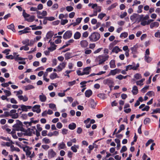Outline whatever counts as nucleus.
<instances>
[{
    "instance_id": "nucleus-1",
    "label": "nucleus",
    "mask_w": 160,
    "mask_h": 160,
    "mask_svg": "<svg viewBox=\"0 0 160 160\" xmlns=\"http://www.w3.org/2000/svg\"><path fill=\"white\" fill-rule=\"evenodd\" d=\"M12 127L13 130L14 131H23L24 130L22 128V122L18 120H16V123Z\"/></svg>"
},
{
    "instance_id": "nucleus-2",
    "label": "nucleus",
    "mask_w": 160,
    "mask_h": 160,
    "mask_svg": "<svg viewBox=\"0 0 160 160\" xmlns=\"http://www.w3.org/2000/svg\"><path fill=\"white\" fill-rule=\"evenodd\" d=\"M100 34L97 32H94L92 33L89 37L90 41L92 42H95L98 41L100 38Z\"/></svg>"
},
{
    "instance_id": "nucleus-3",
    "label": "nucleus",
    "mask_w": 160,
    "mask_h": 160,
    "mask_svg": "<svg viewBox=\"0 0 160 160\" xmlns=\"http://www.w3.org/2000/svg\"><path fill=\"white\" fill-rule=\"evenodd\" d=\"M109 58V56L108 55H101L97 57L96 60L99 62V64L100 65L104 63L105 61L108 60Z\"/></svg>"
},
{
    "instance_id": "nucleus-4",
    "label": "nucleus",
    "mask_w": 160,
    "mask_h": 160,
    "mask_svg": "<svg viewBox=\"0 0 160 160\" xmlns=\"http://www.w3.org/2000/svg\"><path fill=\"white\" fill-rule=\"evenodd\" d=\"M30 148L28 146H25L23 148V150L26 152V154L28 157L29 156L30 158L33 157L32 154H31V152L30 151Z\"/></svg>"
},
{
    "instance_id": "nucleus-5",
    "label": "nucleus",
    "mask_w": 160,
    "mask_h": 160,
    "mask_svg": "<svg viewBox=\"0 0 160 160\" xmlns=\"http://www.w3.org/2000/svg\"><path fill=\"white\" fill-rule=\"evenodd\" d=\"M56 154V153L52 149L49 150L48 151V158L49 159L54 158Z\"/></svg>"
},
{
    "instance_id": "nucleus-6",
    "label": "nucleus",
    "mask_w": 160,
    "mask_h": 160,
    "mask_svg": "<svg viewBox=\"0 0 160 160\" xmlns=\"http://www.w3.org/2000/svg\"><path fill=\"white\" fill-rule=\"evenodd\" d=\"M140 15L136 13H134L130 17V19L132 21H134L135 22L137 21L138 22V20L140 19Z\"/></svg>"
},
{
    "instance_id": "nucleus-7",
    "label": "nucleus",
    "mask_w": 160,
    "mask_h": 160,
    "mask_svg": "<svg viewBox=\"0 0 160 160\" xmlns=\"http://www.w3.org/2000/svg\"><path fill=\"white\" fill-rule=\"evenodd\" d=\"M139 67V64L137 63L136 66H134L133 65H129L126 66V71H128V70L132 69L133 70H136Z\"/></svg>"
},
{
    "instance_id": "nucleus-8",
    "label": "nucleus",
    "mask_w": 160,
    "mask_h": 160,
    "mask_svg": "<svg viewBox=\"0 0 160 160\" xmlns=\"http://www.w3.org/2000/svg\"><path fill=\"white\" fill-rule=\"evenodd\" d=\"M16 111L15 109H12L10 111L11 117L12 118L16 119L18 117V114L16 113Z\"/></svg>"
},
{
    "instance_id": "nucleus-9",
    "label": "nucleus",
    "mask_w": 160,
    "mask_h": 160,
    "mask_svg": "<svg viewBox=\"0 0 160 160\" xmlns=\"http://www.w3.org/2000/svg\"><path fill=\"white\" fill-rule=\"evenodd\" d=\"M66 64L67 63L66 62L60 63L57 67V69H58V72H59L61 71L65 67Z\"/></svg>"
},
{
    "instance_id": "nucleus-10",
    "label": "nucleus",
    "mask_w": 160,
    "mask_h": 160,
    "mask_svg": "<svg viewBox=\"0 0 160 160\" xmlns=\"http://www.w3.org/2000/svg\"><path fill=\"white\" fill-rule=\"evenodd\" d=\"M72 33L71 31H68L64 34L63 38L64 39L70 38L72 36Z\"/></svg>"
},
{
    "instance_id": "nucleus-11",
    "label": "nucleus",
    "mask_w": 160,
    "mask_h": 160,
    "mask_svg": "<svg viewBox=\"0 0 160 160\" xmlns=\"http://www.w3.org/2000/svg\"><path fill=\"white\" fill-rule=\"evenodd\" d=\"M80 45L81 48H84L88 46V43L86 40H82L80 42Z\"/></svg>"
},
{
    "instance_id": "nucleus-12",
    "label": "nucleus",
    "mask_w": 160,
    "mask_h": 160,
    "mask_svg": "<svg viewBox=\"0 0 160 160\" xmlns=\"http://www.w3.org/2000/svg\"><path fill=\"white\" fill-rule=\"evenodd\" d=\"M50 41L51 40L49 41V42L50 43L51 47L48 48V49L49 51L52 52L56 49L57 46L54 44V42H50Z\"/></svg>"
},
{
    "instance_id": "nucleus-13",
    "label": "nucleus",
    "mask_w": 160,
    "mask_h": 160,
    "mask_svg": "<svg viewBox=\"0 0 160 160\" xmlns=\"http://www.w3.org/2000/svg\"><path fill=\"white\" fill-rule=\"evenodd\" d=\"M103 83L104 84H107L109 85L110 84H113L114 81L112 78H109L104 79L103 80Z\"/></svg>"
},
{
    "instance_id": "nucleus-14",
    "label": "nucleus",
    "mask_w": 160,
    "mask_h": 160,
    "mask_svg": "<svg viewBox=\"0 0 160 160\" xmlns=\"http://www.w3.org/2000/svg\"><path fill=\"white\" fill-rule=\"evenodd\" d=\"M40 105H35L32 108V110L34 112H36L37 113H39L41 111V110L40 108Z\"/></svg>"
},
{
    "instance_id": "nucleus-15",
    "label": "nucleus",
    "mask_w": 160,
    "mask_h": 160,
    "mask_svg": "<svg viewBox=\"0 0 160 160\" xmlns=\"http://www.w3.org/2000/svg\"><path fill=\"white\" fill-rule=\"evenodd\" d=\"M22 110L23 111L27 112L28 111V109H31L32 108V107L29 106H25L23 105H22L20 106Z\"/></svg>"
},
{
    "instance_id": "nucleus-16",
    "label": "nucleus",
    "mask_w": 160,
    "mask_h": 160,
    "mask_svg": "<svg viewBox=\"0 0 160 160\" xmlns=\"http://www.w3.org/2000/svg\"><path fill=\"white\" fill-rule=\"evenodd\" d=\"M121 70L119 69H115L111 70L109 73V75H114L117 73H119L120 72Z\"/></svg>"
},
{
    "instance_id": "nucleus-17",
    "label": "nucleus",
    "mask_w": 160,
    "mask_h": 160,
    "mask_svg": "<svg viewBox=\"0 0 160 160\" xmlns=\"http://www.w3.org/2000/svg\"><path fill=\"white\" fill-rule=\"evenodd\" d=\"M91 67H87L84 68L83 72V75L88 74L90 73Z\"/></svg>"
},
{
    "instance_id": "nucleus-18",
    "label": "nucleus",
    "mask_w": 160,
    "mask_h": 160,
    "mask_svg": "<svg viewBox=\"0 0 160 160\" xmlns=\"http://www.w3.org/2000/svg\"><path fill=\"white\" fill-rule=\"evenodd\" d=\"M149 17L148 15H146L144 17L143 15H141L140 16V19L138 20V22H139L141 20L146 21L145 20L148 19Z\"/></svg>"
},
{
    "instance_id": "nucleus-19",
    "label": "nucleus",
    "mask_w": 160,
    "mask_h": 160,
    "mask_svg": "<svg viewBox=\"0 0 160 160\" xmlns=\"http://www.w3.org/2000/svg\"><path fill=\"white\" fill-rule=\"evenodd\" d=\"M132 92L134 95H136L138 94V89L137 86H134L133 87Z\"/></svg>"
},
{
    "instance_id": "nucleus-20",
    "label": "nucleus",
    "mask_w": 160,
    "mask_h": 160,
    "mask_svg": "<svg viewBox=\"0 0 160 160\" xmlns=\"http://www.w3.org/2000/svg\"><path fill=\"white\" fill-rule=\"evenodd\" d=\"M39 98L41 102H45L47 99L46 96L43 93L39 95Z\"/></svg>"
},
{
    "instance_id": "nucleus-21",
    "label": "nucleus",
    "mask_w": 160,
    "mask_h": 160,
    "mask_svg": "<svg viewBox=\"0 0 160 160\" xmlns=\"http://www.w3.org/2000/svg\"><path fill=\"white\" fill-rule=\"evenodd\" d=\"M30 27L32 28V30H36L38 29H41L42 28V27L41 26H36V25H32L29 26Z\"/></svg>"
},
{
    "instance_id": "nucleus-22",
    "label": "nucleus",
    "mask_w": 160,
    "mask_h": 160,
    "mask_svg": "<svg viewBox=\"0 0 160 160\" xmlns=\"http://www.w3.org/2000/svg\"><path fill=\"white\" fill-rule=\"evenodd\" d=\"M32 134V132L31 129L30 128H28L27 130L25 131V133H24V134L26 136H31Z\"/></svg>"
},
{
    "instance_id": "nucleus-23",
    "label": "nucleus",
    "mask_w": 160,
    "mask_h": 160,
    "mask_svg": "<svg viewBox=\"0 0 160 160\" xmlns=\"http://www.w3.org/2000/svg\"><path fill=\"white\" fill-rule=\"evenodd\" d=\"M92 92L90 90H88L86 91L85 92V95L86 97L89 98L92 94Z\"/></svg>"
},
{
    "instance_id": "nucleus-24",
    "label": "nucleus",
    "mask_w": 160,
    "mask_h": 160,
    "mask_svg": "<svg viewBox=\"0 0 160 160\" xmlns=\"http://www.w3.org/2000/svg\"><path fill=\"white\" fill-rule=\"evenodd\" d=\"M122 51L118 46L115 47L112 50V52L118 53L119 52Z\"/></svg>"
},
{
    "instance_id": "nucleus-25",
    "label": "nucleus",
    "mask_w": 160,
    "mask_h": 160,
    "mask_svg": "<svg viewBox=\"0 0 160 160\" xmlns=\"http://www.w3.org/2000/svg\"><path fill=\"white\" fill-rule=\"evenodd\" d=\"M81 36V34L78 32H77L74 34V38L75 39H79Z\"/></svg>"
},
{
    "instance_id": "nucleus-26",
    "label": "nucleus",
    "mask_w": 160,
    "mask_h": 160,
    "mask_svg": "<svg viewBox=\"0 0 160 160\" xmlns=\"http://www.w3.org/2000/svg\"><path fill=\"white\" fill-rule=\"evenodd\" d=\"M159 25V23L158 22H154L151 23L150 28H152L154 27H158Z\"/></svg>"
},
{
    "instance_id": "nucleus-27",
    "label": "nucleus",
    "mask_w": 160,
    "mask_h": 160,
    "mask_svg": "<svg viewBox=\"0 0 160 160\" xmlns=\"http://www.w3.org/2000/svg\"><path fill=\"white\" fill-rule=\"evenodd\" d=\"M138 47L135 45L133 47L131 48V50L132 51V53L133 54H135L137 52Z\"/></svg>"
},
{
    "instance_id": "nucleus-28",
    "label": "nucleus",
    "mask_w": 160,
    "mask_h": 160,
    "mask_svg": "<svg viewBox=\"0 0 160 160\" xmlns=\"http://www.w3.org/2000/svg\"><path fill=\"white\" fill-rule=\"evenodd\" d=\"M14 143L12 141H11V142H6L5 144H3V143L1 144V145L2 146H6L7 147H10V148H11V146H12V144H14Z\"/></svg>"
},
{
    "instance_id": "nucleus-29",
    "label": "nucleus",
    "mask_w": 160,
    "mask_h": 160,
    "mask_svg": "<svg viewBox=\"0 0 160 160\" xmlns=\"http://www.w3.org/2000/svg\"><path fill=\"white\" fill-rule=\"evenodd\" d=\"M76 127V125L74 123H72L68 125V128L71 130H73L75 129Z\"/></svg>"
},
{
    "instance_id": "nucleus-30",
    "label": "nucleus",
    "mask_w": 160,
    "mask_h": 160,
    "mask_svg": "<svg viewBox=\"0 0 160 160\" xmlns=\"http://www.w3.org/2000/svg\"><path fill=\"white\" fill-rule=\"evenodd\" d=\"M30 28L29 27H27L25 28L23 30L20 31L19 32L21 33L20 34L26 33H28V31L30 30Z\"/></svg>"
},
{
    "instance_id": "nucleus-31",
    "label": "nucleus",
    "mask_w": 160,
    "mask_h": 160,
    "mask_svg": "<svg viewBox=\"0 0 160 160\" xmlns=\"http://www.w3.org/2000/svg\"><path fill=\"white\" fill-rule=\"evenodd\" d=\"M78 148L79 146L78 145H74L71 147V149L73 152H76L77 151V149Z\"/></svg>"
},
{
    "instance_id": "nucleus-32",
    "label": "nucleus",
    "mask_w": 160,
    "mask_h": 160,
    "mask_svg": "<svg viewBox=\"0 0 160 160\" xmlns=\"http://www.w3.org/2000/svg\"><path fill=\"white\" fill-rule=\"evenodd\" d=\"M72 57V53L70 52H67L65 55V58L66 59L68 60Z\"/></svg>"
},
{
    "instance_id": "nucleus-33",
    "label": "nucleus",
    "mask_w": 160,
    "mask_h": 160,
    "mask_svg": "<svg viewBox=\"0 0 160 160\" xmlns=\"http://www.w3.org/2000/svg\"><path fill=\"white\" fill-rule=\"evenodd\" d=\"M110 67L111 68H114L116 67L115 60H112L110 62Z\"/></svg>"
},
{
    "instance_id": "nucleus-34",
    "label": "nucleus",
    "mask_w": 160,
    "mask_h": 160,
    "mask_svg": "<svg viewBox=\"0 0 160 160\" xmlns=\"http://www.w3.org/2000/svg\"><path fill=\"white\" fill-rule=\"evenodd\" d=\"M35 18V16L33 15L29 17L28 18L26 19V20L29 22H33Z\"/></svg>"
},
{
    "instance_id": "nucleus-35",
    "label": "nucleus",
    "mask_w": 160,
    "mask_h": 160,
    "mask_svg": "<svg viewBox=\"0 0 160 160\" xmlns=\"http://www.w3.org/2000/svg\"><path fill=\"white\" fill-rule=\"evenodd\" d=\"M90 103L91 105V107L93 108H94L96 107V104L93 99H91L90 100Z\"/></svg>"
},
{
    "instance_id": "nucleus-36",
    "label": "nucleus",
    "mask_w": 160,
    "mask_h": 160,
    "mask_svg": "<svg viewBox=\"0 0 160 160\" xmlns=\"http://www.w3.org/2000/svg\"><path fill=\"white\" fill-rule=\"evenodd\" d=\"M144 59L146 62L148 63L150 62L152 60V59L149 55H146L144 56Z\"/></svg>"
},
{
    "instance_id": "nucleus-37",
    "label": "nucleus",
    "mask_w": 160,
    "mask_h": 160,
    "mask_svg": "<svg viewBox=\"0 0 160 160\" xmlns=\"http://www.w3.org/2000/svg\"><path fill=\"white\" fill-rule=\"evenodd\" d=\"M56 78H58V76L57 74L55 72L52 73L50 76V78L52 80Z\"/></svg>"
},
{
    "instance_id": "nucleus-38",
    "label": "nucleus",
    "mask_w": 160,
    "mask_h": 160,
    "mask_svg": "<svg viewBox=\"0 0 160 160\" xmlns=\"http://www.w3.org/2000/svg\"><path fill=\"white\" fill-rule=\"evenodd\" d=\"M49 107L50 108L53 109V110L54 111L57 110L56 106L54 104L50 103L49 104Z\"/></svg>"
},
{
    "instance_id": "nucleus-39",
    "label": "nucleus",
    "mask_w": 160,
    "mask_h": 160,
    "mask_svg": "<svg viewBox=\"0 0 160 160\" xmlns=\"http://www.w3.org/2000/svg\"><path fill=\"white\" fill-rule=\"evenodd\" d=\"M42 141L45 144H48L51 142L50 140L47 138H44L42 139Z\"/></svg>"
},
{
    "instance_id": "nucleus-40",
    "label": "nucleus",
    "mask_w": 160,
    "mask_h": 160,
    "mask_svg": "<svg viewBox=\"0 0 160 160\" xmlns=\"http://www.w3.org/2000/svg\"><path fill=\"white\" fill-rule=\"evenodd\" d=\"M11 150L12 152H13L14 151H16L18 152H19L20 151V149L17 147H14L13 145L12 146H11Z\"/></svg>"
},
{
    "instance_id": "nucleus-41",
    "label": "nucleus",
    "mask_w": 160,
    "mask_h": 160,
    "mask_svg": "<svg viewBox=\"0 0 160 160\" xmlns=\"http://www.w3.org/2000/svg\"><path fill=\"white\" fill-rule=\"evenodd\" d=\"M19 55H17L16 56H14V59L16 61L17 60H20L22 61L23 60H24L25 59L23 58L19 57Z\"/></svg>"
},
{
    "instance_id": "nucleus-42",
    "label": "nucleus",
    "mask_w": 160,
    "mask_h": 160,
    "mask_svg": "<svg viewBox=\"0 0 160 160\" xmlns=\"http://www.w3.org/2000/svg\"><path fill=\"white\" fill-rule=\"evenodd\" d=\"M7 28L8 29H11L13 32L15 30L14 29V26L13 24L12 23L7 26Z\"/></svg>"
},
{
    "instance_id": "nucleus-43",
    "label": "nucleus",
    "mask_w": 160,
    "mask_h": 160,
    "mask_svg": "<svg viewBox=\"0 0 160 160\" xmlns=\"http://www.w3.org/2000/svg\"><path fill=\"white\" fill-rule=\"evenodd\" d=\"M66 148V145L63 142L58 144V148L60 149H64Z\"/></svg>"
},
{
    "instance_id": "nucleus-44",
    "label": "nucleus",
    "mask_w": 160,
    "mask_h": 160,
    "mask_svg": "<svg viewBox=\"0 0 160 160\" xmlns=\"http://www.w3.org/2000/svg\"><path fill=\"white\" fill-rule=\"evenodd\" d=\"M29 39H27L25 40H23L22 41V43L23 44L25 45H27V46H28L29 45Z\"/></svg>"
},
{
    "instance_id": "nucleus-45",
    "label": "nucleus",
    "mask_w": 160,
    "mask_h": 160,
    "mask_svg": "<svg viewBox=\"0 0 160 160\" xmlns=\"http://www.w3.org/2000/svg\"><path fill=\"white\" fill-rule=\"evenodd\" d=\"M151 122L150 119L148 118H145L144 121V123L145 125L147 124L150 123Z\"/></svg>"
},
{
    "instance_id": "nucleus-46",
    "label": "nucleus",
    "mask_w": 160,
    "mask_h": 160,
    "mask_svg": "<svg viewBox=\"0 0 160 160\" xmlns=\"http://www.w3.org/2000/svg\"><path fill=\"white\" fill-rule=\"evenodd\" d=\"M128 35V34L127 32H124L121 34L120 35V37L121 38H125L127 37Z\"/></svg>"
},
{
    "instance_id": "nucleus-47",
    "label": "nucleus",
    "mask_w": 160,
    "mask_h": 160,
    "mask_svg": "<svg viewBox=\"0 0 160 160\" xmlns=\"http://www.w3.org/2000/svg\"><path fill=\"white\" fill-rule=\"evenodd\" d=\"M29 48L27 46V45H25L21 47L20 48V50H24L25 51H27L29 50Z\"/></svg>"
},
{
    "instance_id": "nucleus-48",
    "label": "nucleus",
    "mask_w": 160,
    "mask_h": 160,
    "mask_svg": "<svg viewBox=\"0 0 160 160\" xmlns=\"http://www.w3.org/2000/svg\"><path fill=\"white\" fill-rule=\"evenodd\" d=\"M34 88V87L31 85H29L25 87V90H28Z\"/></svg>"
},
{
    "instance_id": "nucleus-49",
    "label": "nucleus",
    "mask_w": 160,
    "mask_h": 160,
    "mask_svg": "<svg viewBox=\"0 0 160 160\" xmlns=\"http://www.w3.org/2000/svg\"><path fill=\"white\" fill-rule=\"evenodd\" d=\"M22 15L25 18L30 17L29 14L26 13L25 10H23Z\"/></svg>"
},
{
    "instance_id": "nucleus-50",
    "label": "nucleus",
    "mask_w": 160,
    "mask_h": 160,
    "mask_svg": "<svg viewBox=\"0 0 160 160\" xmlns=\"http://www.w3.org/2000/svg\"><path fill=\"white\" fill-rule=\"evenodd\" d=\"M106 16V14L103 13H100L98 16V18L100 19L101 20H102L103 18Z\"/></svg>"
},
{
    "instance_id": "nucleus-51",
    "label": "nucleus",
    "mask_w": 160,
    "mask_h": 160,
    "mask_svg": "<svg viewBox=\"0 0 160 160\" xmlns=\"http://www.w3.org/2000/svg\"><path fill=\"white\" fill-rule=\"evenodd\" d=\"M143 7V6L142 5H140L138 6V10L137 11V12L138 13H140L142 12V9Z\"/></svg>"
},
{
    "instance_id": "nucleus-52",
    "label": "nucleus",
    "mask_w": 160,
    "mask_h": 160,
    "mask_svg": "<svg viewBox=\"0 0 160 160\" xmlns=\"http://www.w3.org/2000/svg\"><path fill=\"white\" fill-rule=\"evenodd\" d=\"M4 92L5 93L6 96L9 97L11 95L10 91L7 90H4Z\"/></svg>"
},
{
    "instance_id": "nucleus-53",
    "label": "nucleus",
    "mask_w": 160,
    "mask_h": 160,
    "mask_svg": "<svg viewBox=\"0 0 160 160\" xmlns=\"http://www.w3.org/2000/svg\"><path fill=\"white\" fill-rule=\"evenodd\" d=\"M42 148L46 151L50 148L49 146L46 144L42 145Z\"/></svg>"
},
{
    "instance_id": "nucleus-54",
    "label": "nucleus",
    "mask_w": 160,
    "mask_h": 160,
    "mask_svg": "<svg viewBox=\"0 0 160 160\" xmlns=\"http://www.w3.org/2000/svg\"><path fill=\"white\" fill-rule=\"evenodd\" d=\"M66 9L68 12H71L73 10V8L71 6H68L66 7Z\"/></svg>"
},
{
    "instance_id": "nucleus-55",
    "label": "nucleus",
    "mask_w": 160,
    "mask_h": 160,
    "mask_svg": "<svg viewBox=\"0 0 160 160\" xmlns=\"http://www.w3.org/2000/svg\"><path fill=\"white\" fill-rule=\"evenodd\" d=\"M98 96L102 99H104L105 98V94L104 93H100L98 95Z\"/></svg>"
},
{
    "instance_id": "nucleus-56",
    "label": "nucleus",
    "mask_w": 160,
    "mask_h": 160,
    "mask_svg": "<svg viewBox=\"0 0 160 160\" xmlns=\"http://www.w3.org/2000/svg\"><path fill=\"white\" fill-rule=\"evenodd\" d=\"M134 77L137 79H139L142 78V76L140 74L137 73L134 75Z\"/></svg>"
},
{
    "instance_id": "nucleus-57",
    "label": "nucleus",
    "mask_w": 160,
    "mask_h": 160,
    "mask_svg": "<svg viewBox=\"0 0 160 160\" xmlns=\"http://www.w3.org/2000/svg\"><path fill=\"white\" fill-rule=\"evenodd\" d=\"M73 71L72 70H66L65 72V73H66V74H64V76H67L68 78H69L70 77L69 74Z\"/></svg>"
},
{
    "instance_id": "nucleus-58",
    "label": "nucleus",
    "mask_w": 160,
    "mask_h": 160,
    "mask_svg": "<svg viewBox=\"0 0 160 160\" xmlns=\"http://www.w3.org/2000/svg\"><path fill=\"white\" fill-rule=\"evenodd\" d=\"M87 83V82L86 81H82L80 82V84L81 85H82V86H81V88H83L86 87V84Z\"/></svg>"
},
{
    "instance_id": "nucleus-59",
    "label": "nucleus",
    "mask_w": 160,
    "mask_h": 160,
    "mask_svg": "<svg viewBox=\"0 0 160 160\" xmlns=\"http://www.w3.org/2000/svg\"><path fill=\"white\" fill-rule=\"evenodd\" d=\"M149 88V86H146L144 87L143 88L141 89V91L143 93L145 92L146 90L148 89Z\"/></svg>"
},
{
    "instance_id": "nucleus-60",
    "label": "nucleus",
    "mask_w": 160,
    "mask_h": 160,
    "mask_svg": "<svg viewBox=\"0 0 160 160\" xmlns=\"http://www.w3.org/2000/svg\"><path fill=\"white\" fill-rule=\"evenodd\" d=\"M153 142L154 140L152 139L149 140L146 144V146H148L150 143Z\"/></svg>"
},
{
    "instance_id": "nucleus-61",
    "label": "nucleus",
    "mask_w": 160,
    "mask_h": 160,
    "mask_svg": "<svg viewBox=\"0 0 160 160\" xmlns=\"http://www.w3.org/2000/svg\"><path fill=\"white\" fill-rule=\"evenodd\" d=\"M53 36V34L51 32H49L48 33L47 35V37L48 38H49L52 37Z\"/></svg>"
},
{
    "instance_id": "nucleus-62",
    "label": "nucleus",
    "mask_w": 160,
    "mask_h": 160,
    "mask_svg": "<svg viewBox=\"0 0 160 160\" xmlns=\"http://www.w3.org/2000/svg\"><path fill=\"white\" fill-rule=\"evenodd\" d=\"M58 4L57 3H55L53 5L52 8L53 10H55L58 8Z\"/></svg>"
},
{
    "instance_id": "nucleus-63",
    "label": "nucleus",
    "mask_w": 160,
    "mask_h": 160,
    "mask_svg": "<svg viewBox=\"0 0 160 160\" xmlns=\"http://www.w3.org/2000/svg\"><path fill=\"white\" fill-rule=\"evenodd\" d=\"M92 50L90 49H85L84 53L86 54H89L92 52Z\"/></svg>"
},
{
    "instance_id": "nucleus-64",
    "label": "nucleus",
    "mask_w": 160,
    "mask_h": 160,
    "mask_svg": "<svg viewBox=\"0 0 160 160\" xmlns=\"http://www.w3.org/2000/svg\"><path fill=\"white\" fill-rule=\"evenodd\" d=\"M127 15V13L126 12H124L122 13H121V14L120 16V17L121 18H123L126 17Z\"/></svg>"
}]
</instances>
